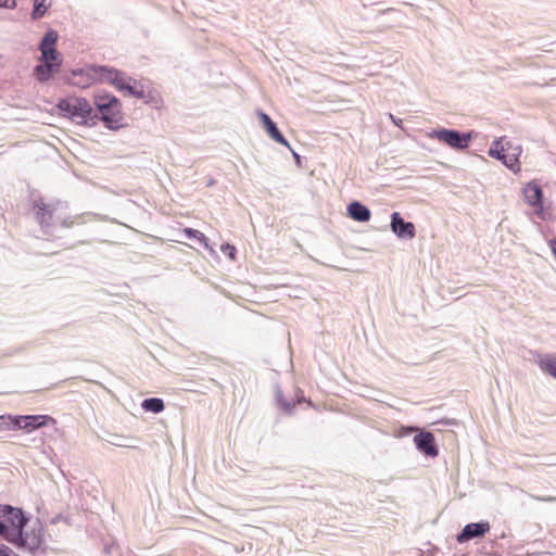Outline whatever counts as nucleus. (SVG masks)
I'll list each match as a JSON object with an SVG mask.
<instances>
[{
  "instance_id": "obj_1",
  "label": "nucleus",
  "mask_w": 556,
  "mask_h": 556,
  "mask_svg": "<svg viewBox=\"0 0 556 556\" xmlns=\"http://www.w3.org/2000/svg\"><path fill=\"white\" fill-rule=\"evenodd\" d=\"M58 33L53 29L48 30L40 45V56L38 64L33 70L34 77L40 81H47L60 72L62 55L56 51Z\"/></svg>"
},
{
  "instance_id": "obj_2",
  "label": "nucleus",
  "mask_w": 556,
  "mask_h": 556,
  "mask_svg": "<svg viewBox=\"0 0 556 556\" xmlns=\"http://www.w3.org/2000/svg\"><path fill=\"white\" fill-rule=\"evenodd\" d=\"M102 84L113 86L117 91L131 96L138 99L146 97L144 86L141 81L127 76L125 73L106 66H101L100 70Z\"/></svg>"
},
{
  "instance_id": "obj_3",
  "label": "nucleus",
  "mask_w": 556,
  "mask_h": 556,
  "mask_svg": "<svg viewBox=\"0 0 556 556\" xmlns=\"http://www.w3.org/2000/svg\"><path fill=\"white\" fill-rule=\"evenodd\" d=\"M94 104L101 114L104 125L111 130H118L126 126L122 102L115 96L104 93L94 97Z\"/></svg>"
},
{
  "instance_id": "obj_4",
  "label": "nucleus",
  "mask_w": 556,
  "mask_h": 556,
  "mask_svg": "<svg viewBox=\"0 0 556 556\" xmlns=\"http://www.w3.org/2000/svg\"><path fill=\"white\" fill-rule=\"evenodd\" d=\"M0 520L3 527L0 535L11 543H17L27 521L22 510L9 505L0 506Z\"/></svg>"
},
{
  "instance_id": "obj_5",
  "label": "nucleus",
  "mask_w": 556,
  "mask_h": 556,
  "mask_svg": "<svg viewBox=\"0 0 556 556\" xmlns=\"http://www.w3.org/2000/svg\"><path fill=\"white\" fill-rule=\"evenodd\" d=\"M521 152V146L511 141L504 142L503 139H500L492 143L489 155L502 161L514 173H518L520 172L519 157Z\"/></svg>"
},
{
  "instance_id": "obj_6",
  "label": "nucleus",
  "mask_w": 556,
  "mask_h": 556,
  "mask_svg": "<svg viewBox=\"0 0 556 556\" xmlns=\"http://www.w3.org/2000/svg\"><path fill=\"white\" fill-rule=\"evenodd\" d=\"M96 121L97 114L86 99L76 98L72 101V122L88 126L94 125Z\"/></svg>"
},
{
  "instance_id": "obj_7",
  "label": "nucleus",
  "mask_w": 556,
  "mask_h": 556,
  "mask_svg": "<svg viewBox=\"0 0 556 556\" xmlns=\"http://www.w3.org/2000/svg\"><path fill=\"white\" fill-rule=\"evenodd\" d=\"M100 70L101 66H88L86 68L72 71V85L79 88H87L96 83H100Z\"/></svg>"
},
{
  "instance_id": "obj_8",
  "label": "nucleus",
  "mask_w": 556,
  "mask_h": 556,
  "mask_svg": "<svg viewBox=\"0 0 556 556\" xmlns=\"http://www.w3.org/2000/svg\"><path fill=\"white\" fill-rule=\"evenodd\" d=\"M429 138L437 139L455 149H464L468 146V137L462 136L456 130L439 129L428 134Z\"/></svg>"
},
{
  "instance_id": "obj_9",
  "label": "nucleus",
  "mask_w": 556,
  "mask_h": 556,
  "mask_svg": "<svg viewBox=\"0 0 556 556\" xmlns=\"http://www.w3.org/2000/svg\"><path fill=\"white\" fill-rule=\"evenodd\" d=\"M31 210L36 220L40 225H49L56 208L52 203L39 198L33 201Z\"/></svg>"
},
{
  "instance_id": "obj_10",
  "label": "nucleus",
  "mask_w": 556,
  "mask_h": 556,
  "mask_svg": "<svg viewBox=\"0 0 556 556\" xmlns=\"http://www.w3.org/2000/svg\"><path fill=\"white\" fill-rule=\"evenodd\" d=\"M491 529L489 521H481L477 523H468L464 527L460 534L457 536L458 543L468 542L471 539L480 538L486 534Z\"/></svg>"
},
{
  "instance_id": "obj_11",
  "label": "nucleus",
  "mask_w": 556,
  "mask_h": 556,
  "mask_svg": "<svg viewBox=\"0 0 556 556\" xmlns=\"http://www.w3.org/2000/svg\"><path fill=\"white\" fill-rule=\"evenodd\" d=\"M391 229L400 238L413 239L416 235L414 224L404 222L397 212L391 215Z\"/></svg>"
},
{
  "instance_id": "obj_12",
  "label": "nucleus",
  "mask_w": 556,
  "mask_h": 556,
  "mask_svg": "<svg viewBox=\"0 0 556 556\" xmlns=\"http://www.w3.org/2000/svg\"><path fill=\"white\" fill-rule=\"evenodd\" d=\"M48 417L45 415L15 416L17 429L31 432L47 424Z\"/></svg>"
},
{
  "instance_id": "obj_13",
  "label": "nucleus",
  "mask_w": 556,
  "mask_h": 556,
  "mask_svg": "<svg viewBox=\"0 0 556 556\" xmlns=\"http://www.w3.org/2000/svg\"><path fill=\"white\" fill-rule=\"evenodd\" d=\"M414 442L419 451L428 456H437L438 450L434 443V435L431 432H420L415 435Z\"/></svg>"
},
{
  "instance_id": "obj_14",
  "label": "nucleus",
  "mask_w": 556,
  "mask_h": 556,
  "mask_svg": "<svg viewBox=\"0 0 556 556\" xmlns=\"http://www.w3.org/2000/svg\"><path fill=\"white\" fill-rule=\"evenodd\" d=\"M258 117H260L266 132L273 140H275L276 142H278L280 144L289 147V142L281 135V132L277 128L276 124L271 121V118L266 113L260 112Z\"/></svg>"
},
{
  "instance_id": "obj_15",
  "label": "nucleus",
  "mask_w": 556,
  "mask_h": 556,
  "mask_svg": "<svg viewBox=\"0 0 556 556\" xmlns=\"http://www.w3.org/2000/svg\"><path fill=\"white\" fill-rule=\"evenodd\" d=\"M526 201L531 206L542 207V189L535 182H529L523 188Z\"/></svg>"
},
{
  "instance_id": "obj_16",
  "label": "nucleus",
  "mask_w": 556,
  "mask_h": 556,
  "mask_svg": "<svg viewBox=\"0 0 556 556\" xmlns=\"http://www.w3.org/2000/svg\"><path fill=\"white\" fill-rule=\"evenodd\" d=\"M348 214L356 222H368L371 216L369 208L357 201L348 205Z\"/></svg>"
},
{
  "instance_id": "obj_17",
  "label": "nucleus",
  "mask_w": 556,
  "mask_h": 556,
  "mask_svg": "<svg viewBox=\"0 0 556 556\" xmlns=\"http://www.w3.org/2000/svg\"><path fill=\"white\" fill-rule=\"evenodd\" d=\"M41 543H42V539L39 533H35V532L28 533V532L22 531V539H20L18 542L15 544L23 546V547L29 549L30 552H35L36 549H38L41 546Z\"/></svg>"
},
{
  "instance_id": "obj_18",
  "label": "nucleus",
  "mask_w": 556,
  "mask_h": 556,
  "mask_svg": "<svg viewBox=\"0 0 556 556\" xmlns=\"http://www.w3.org/2000/svg\"><path fill=\"white\" fill-rule=\"evenodd\" d=\"M536 363L543 372L556 379V354L539 355Z\"/></svg>"
},
{
  "instance_id": "obj_19",
  "label": "nucleus",
  "mask_w": 556,
  "mask_h": 556,
  "mask_svg": "<svg viewBox=\"0 0 556 556\" xmlns=\"http://www.w3.org/2000/svg\"><path fill=\"white\" fill-rule=\"evenodd\" d=\"M52 5V0H34L33 11H31V18L34 21H37L45 16V14L48 12V10Z\"/></svg>"
},
{
  "instance_id": "obj_20",
  "label": "nucleus",
  "mask_w": 556,
  "mask_h": 556,
  "mask_svg": "<svg viewBox=\"0 0 556 556\" xmlns=\"http://www.w3.org/2000/svg\"><path fill=\"white\" fill-rule=\"evenodd\" d=\"M141 407L147 412L161 413L164 409V402L162 399L151 397L141 403Z\"/></svg>"
},
{
  "instance_id": "obj_21",
  "label": "nucleus",
  "mask_w": 556,
  "mask_h": 556,
  "mask_svg": "<svg viewBox=\"0 0 556 556\" xmlns=\"http://www.w3.org/2000/svg\"><path fill=\"white\" fill-rule=\"evenodd\" d=\"M182 232L184 235L187 237V238H193V239H197L199 240L201 243H203V245L205 248L208 247V243H207V239L206 237L199 230H195V229H192V228H184L182 229Z\"/></svg>"
},
{
  "instance_id": "obj_22",
  "label": "nucleus",
  "mask_w": 556,
  "mask_h": 556,
  "mask_svg": "<svg viewBox=\"0 0 556 556\" xmlns=\"http://www.w3.org/2000/svg\"><path fill=\"white\" fill-rule=\"evenodd\" d=\"M15 417L12 416H0V430H14L17 429L15 425Z\"/></svg>"
},
{
  "instance_id": "obj_23",
  "label": "nucleus",
  "mask_w": 556,
  "mask_h": 556,
  "mask_svg": "<svg viewBox=\"0 0 556 556\" xmlns=\"http://www.w3.org/2000/svg\"><path fill=\"white\" fill-rule=\"evenodd\" d=\"M222 250L226 253H228L229 257L230 258H235V255H236V248L233 245H230L229 243H227L226 245H223L222 247Z\"/></svg>"
},
{
  "instance_id": "obj_24",
  "label": "nucleus",
  "mask_w": 556,
  "mask_h": 556,
  "mask_svg": "<svg viewBox=\"0 0 556 556\" xmlns=\"http://www.w3.org/2000/svg\"><path fill=\"white\" fill-rule=\"evenodd\" d=\"M15 5H16V2L14 0L11 1V4L9 3V0H0V7L14 9Z\"/></svg>"
},
{
  "instance_id": "obj_25",
  "label": "nucleus",
  "mask_w": 556,
  "mask_h": 556,
  "mask_svg": "<svg viewBox=\"0 0 556 556\" xmlns=\"http://www.w3.org/2000/svg\"><path fill=\"white\" fill-rule=\"evenodd\" d=\"M2 548L5 549V552L3 553V555H7V556H18L16 553H14L12 549H10L8 546L5 545H2Z\"/></svg>"
},
{
  "instance_id": "obj_26",
  "label": "nucleus",
  "mask_w": 556,
  "mask_h": 556,
  "mask_svg": "<svg viewBox=\"0 0 556 556\" xmlns=\"http://www.w3.org/2000/svg\"><path fill=\"white\" fill-rule=\"evenodd\" d=\"M65 105H66V108H67L70 104H68V103H66L65 101H62L60 106H61L62 109H65Z\"/></svg>"
},
{
  "instance_id": "obj_27",
  "label": "nucleus",
  "mask_w": 556,
  "mask_h": 556,
  "mask_svg": "<svg viewBox=\"0 0 556 556\" xmlns=\"http://www.w3.org/2000/svg\"><path fill=\"white\" fill-rule=\"evenodd\" d=\"M540 500H541V501H547V502H549V501H553V500H554V497H541Z\"/></svg>"
},
{
  "instance_id": "obj_28",
  "label": "nucleus",
  "mask_w": 556,
  "mask_h": 556,
  "mask_svg": "<svg viewBox=\"0 0 556 556\" xmlns=\"http://www.w3.org/2000/svg\"><path fill=\"white\" fill-rule=\"evenodd\" d=\"M4 552H5V549L2 548V545H0V556H7V555H3Z\"/></svg>"
}]
</instances>
